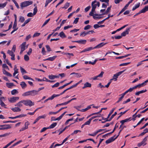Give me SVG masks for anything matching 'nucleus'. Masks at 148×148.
Instances as JSON below:
<instances>
[{
    "label": "nucleus",
    "instance_id": "f257e3e1",
    "mask_svg": "<svg viewBox=\"0 0 148 148\" xmlns=\"http://www.w3.org/2000/svg\"><path fill=\"white\" fill-rule=\"evenodd\" d=\"M33 2L31 1H27L23 2L21 3V9H23V8L29 5L32 4Z\"/></svg>",
    "mask_w": 148,
    "mask_h": 148
},
{
    "label": "nucleus",
    "instance_id": "f03ea898",
    "mask_svg": "<svg viewBox=\"0 0 148 148\" xmlns=\"http://www.w3.org/2000/svg\"><path fill=\"white\" fill-rule=\"evenodd\" d=\"M23 103L25 106H31L34 105V103L30 100H23Z\"/></svg>",
    "mask_w": 148,
    "mask_h": 148
},
{
    "label": "nucleus",
    "instance_id": "7ed1b4c3",
    "mask_svg": "<svg viewBox=\"0 0 148 148\" xmlns=\"http://www.w3.org/2000/svg\"><path fill=\"white\" fill-rule=\"evenodd\" d=\"M148 136H147L145 137L143 140L140 143H138L137 145L138 147H140L142 145H143V146L146 145L147 143H146V141L147 140V138Z\"/></svg>",
    "mask_w": 148,
    "mask_h": 148
},
{
    "label": "nucleus",
    "instance_id": "20e7f679",
    "mask_svg": "<svg viewBox=\"0 0 148 148\" xmlns=\"http://www.w3.org/2000/svg\"><path fill=\"white\" fill-rule=\"evenodd\" d=\"M125 70L126 69H125L123 71L119 72L118 73L114 74L112 77L114 78L115 79V81H116L118 77L122 73H123Z\"/></svg>",
    "mask_w": 148,
    "mask_h": 148
},
{
    "label": "nucleus",
    "instance_id": "39448f33",
    "mask_svg": "<svg viewBox=\"0 0 148 148\" xmlns=\"http://www.w3.org/2000/svg\"><path fill=\"white\" fill-rule=\"evenodd\" d=\"M2 127H0V130H7L11 128V126L9 124H5L2 125Z\"/></svg>",
    "mask_w": 148,
    "mask_h": 148
},
{
    "label": "nucleus",
    "instance_id": "423d86ee",
    "mask_svg": "<svg viewBox=\"0 0 148 148\" xmlns=\"http://www.w3.org/2000/svg\"><path fill=\"white\" fill-rule=\"evenodd\" d=\"M19 99L18 97H12L10 98V99H8L9 101L11 103H14L16 102V100H18Z\"/></svg>",
    "mask_w": 148,
    "mask_h": 148
},
{
    "label": "nucleus",
    "instance_id": "0eeeda50",
    "mask_svg": "<svg viewBox=\"0 0 148 148\" xmlns=\"http://www.w3.org/2000/svg\"><path fill=\"white\" fill-rule=\"evenodd\" d=\"M130 28H128L127 29H126V30L125 31H124V32H122L121 34V35L122 36H122H125L126 35V34H128L129 32L130 31Z\"/></svg>",
    "mask_w": 148,
    "mask_h": 148
},
{
    "label": "nucleus",
    "instance_id": "6e6552de",
    "mask_svg": "<svg viewBox=\"0 0 148 148\" xmlns=\"http://www.w3.org/2000/svg\"><path fill=\"white\" fill-rule=\"evenodd\" d=\"M117 136H116L114 138H113V137H111L108 139L106 141V144H109L115 140L117 138Z\"/></svg>",
    "mask_w": 148,
    "mask_h": 148
},
{
    "label": "nucleus",
    "instance_id": "1a4fd4ad",
    "mask_svg": "<svg viewBox=\"0 0 148 148\" xmlns=\"http://www.w3.org/2000/svg\"><path fill=\"white\" fill-rule=\"evenodd\" d=\"M73 42H77L79 44H84L86 42V40H80L77 41H72Z\"/></svg>",
    "mask_w": 148,
    "mask_h": 148
},
{
    "label": "nucleus",
    "instance_id": "9d476101",
    "mask_svg": "<svg viewBox=\"0 0 148 148\" xmlns=\"http://www.w3.org/2000/svg\"><path fill=\"white\" fill-rule=\"evenodd\" d=\"M107 43H104L103 42H101V43L99 44L98 45H97L95 47H94V48H95V49H96V48H100L102 47L104 45L107 44Z\"/></svg>",
    "mask_w": 148,
    "mask_h": 148
},
{
    "label": "nucleus",
    "instance_id": "9b49d317",
    "mask_svg": "<svg viewBox=\"0 0 148 148\" xmlns=\"http://www.w3.org/2000/svg\"><path fill=\"white\" fill-rule=\"evenodd\" d=\"M94 12L91 11L89 13V15L90 16H92L93 18L95 19H99L102 18V17H96L95 14L93 13Z\"/></svg>",
    "mask_w": 148,
    "mask_h": 148
},
{
    "label": "nucleus",
    "instance_id": "f8f14e48",
    "mask_svg": "<svg viewBox=\"0 0 148 148\" xmlns=\"http://www.w3.org/2000/svg\"><path fill=\"white\" fill-rule=\"evenodd\" d=\"M91 84L88 82H86L84 84V86L82 88L83 89H84L87 87L90 88L91 87Z\"/></svg>",
    "mask_w": 148,
    "mask_h": 148
},
{
    "label": "nucleus",
    "instance_id": "ddd939ff",
    "mask_svg": "<svg viewBox=\"0 0 148 148\" xmlns=\"http://www.w3.org/2000/svg\"><path fill=\"white\" fill-rule=\"evenodd\" d=\"M58 96V95H56V94H53L51 96L49 97L47 99L45 100L44 101V103H45L48 100H52L54 99V98L57 97V96Z\"/></svg>",
    "mask_w": 148,
    "mask_h": 148
},
{
    "label": "nucleus",
    "instance_id": "4468645a",
    "mask_svg": "<svg viewBox=\"0 0 148 148\" xmlns=\"http://www.w3.org/2000/svg\"><path fill=\"white\" fill-rule=\"evenodd\" d=\"M4 98L3 97H0V104L1 106L4 107L5 108H6V107H5L6 105L4 103L2 100V99H4Z\"/></svg>",
    "mask_w": 148,
    "mask_h": 148
},
{
    "label": "nucleus",
    "instance_id": "2eb2a0df",
    "mask_svg": "<svg viewBox=\"0 0 148 148\" xmlns=\"http://www.w3.org/2000/svg\"><path fill=\"white\" fill-rule=\"evenodd\" d=\"M104 73V72L101 71V73L99 74L98 75L92 79L93 80H95L97 79V78L98 77H103V75Z\"/></svg>",
    "mask_w": 148,
    "mask_h": 148
},
{
    "label": "nucleus",
    "instance_id": "dca6fc26",
    "mask_svg": "<svg viewBox=\"0 0 148 148\" xmlns=\"http://www.w3.org/2000/svg\"><path fill=\"white\" fill-rule=\"evenodd\" d=\"M57 57V56H54L52 57H51L49 58L46 59L44 60V61H46V60H50L51 61H53V60H54L55 59H56Z\"/></svg>",
    "mask_w": 148,
    "mask_h": 148
},
{
    "label": "nucleus",
    "instance_id": "f3484780",
    "mask_svg": "<svg viewBox=\"0 0 148 148\" xmlns=\"http://www.w3.org/2000/svg\"><path fill=\"white\" fill-rule=\"evenodd\" d=\"M31 95L34 96L38 94V91L35 90H33L30 91Z\"/></svg>",
    "mask_w": 148,
    "mask_h": 148
},
{
    "label": "nucleus",
    "instance_id": "a211bd4d",
    "mask_svg": "<svg viewBox=\"0 0 148 148\" xmlns=\"http://www.w3.org/2000/svg\"><path fill=\"white\" fill-rule=\"evenodd\" d=\"M11 110L14 112H18L21 111V109L18 107L12 108H11Z\"/></svg>",
    "mask_w": 148,
    "mask_h": 148
},
{
    "label": "nucleus",
    "instance_id": "6ab92c4d",
    "mask_svg": "<svg viewBox=\"0 0 148 148\" xmlns=\"http://www.w3.org/2000/svg\"><path fill=\"white\" fill-rule=\"evenodd\" d=\"M74 74L75 77L77 78H79L81 77L82 75L79 73H76L75 72H73L71 74V75Z\"/></svg>",
    "mask_w": 148,
    "mask_h": 148
},
{
    "label": "nucleus",
    "instance_id": "aec40b11",
    "mask_svg": "<svg viewBox=\"0 0 148 148\" xmlns=\"http://www.w3.org/2000/svg\"><path fill=\"white\" fill-rule=\"evenodd\" d=\"M148 11V5L145 6L144 8L140 10L142 13H144L146 11Z\"/></svg>",
    "mask_w": 148,
    "mask_h": 148
},
{
    "label": "nucleus",
    "instance_id": "412c9836",
    "mask_svg": "<svg viewBox=\"0 0 148 148\" xmlns=\"http://www.w3.org/2000/svg\"><path fill=\"white\" fill-rule=\"evenodd\" d=\"M132 120V118L131 117H130L129 118L126 119L124 120H121V121L124 124V123L130 121Z\"/></svg>",
    "mask_w": 148,
    "mask_h": 148
},
{
    "label": "nucleus",
    "instance_id": "4be33fe9",
    "mask_svg": "<svg viewBox=\"0 0 148 148\" xmlns=\"http://www.w3.org/2000/svg\"><path fill=\"white\" fill-rule=\"evenodd\" d=\"M23 103V100H22L20 101L19 102H18L17 104L15 105V106H18L19 107H21L22 106V103Z\"/></svg>",
    "mask_w": 148,
    "mask_h": 148
},
{
    "label": "nucleus",
    "instance_id": "5701e85b",
    "mask_svg": "<svg viewBox=\"0 0 148 148\" xmlns=\"http://www.w3.org/2000/svg\"><path fill=\"white\" fill-rule=\"evenodd\" d=\"M97 2V1L95 0L94 1H92L91 3L92 7L94 8H96L97 6V5L96 4H95Z\"/></svg>",
    "mask_w": 148,
    "mask_h": 148
},
{
    "label": "nucleus",
    "instance_id": "b1692460",
    "mask_svg": "<svg viewBox=\"0 0 148 148\" xmlns=\"http://www.w3.org/2000/svg\"><path fill=\"white\" fill-rule=\"evenodd\" d=\"M57 125V123H54L52 124L51 125H50L49 127H48V128L49 129H52L54 127Z\"/></svg>",
    "mask_w": 148,
    "mask_h": 148
},
{
    "label": "nucleus",
    "instance_id": "393cba45",
    "mask_svg": "<svg viewBox=\"0 0 148 148\" xmlns=\"http://www.w3.org/2000/svg\"><path fill=\"white\" fill-rule=\"evenodd\" d=\"M59 35L62 38H64L66 37V36L65 35L63 32H60Z\"/></svg>",
    "mask_w": 148,
    "mask_h": 148
},
{
    "label": "nucleus",
    "instance_id": "a878e982",
    "mask_svg": "<svg viewBox=\"0 0 148 148\" xmlns=\"http://www.w3.org/2000/svg\"><path fill=\"white\" fill-rule=\"evenodd\" d=\"M26 42H23L21 45V49L25 50V45H26Z\"/></svg>",
    "mask_w": 148,
    "mask_h": 148
},
{
    "label": "nucleus",
    "instance_id": "bb28decb",
    "mask_svg": "<svg viewBox=\"0 0 148 148\" xmlns=\"http://www.w3.org/2000/svg\"><path fill=\"white\" fill-rule=\"evenodd\" d=\"M20 85L23 89L26 87L27 86V84L25 83L24 82H21L20 84Z\"/></svg>",
    "mask_w": 148,
    "mask_h": 148
},
{
    "label": "nucleus",
    "instance_id": "cd10ccee",
    "mask_svg": "<svg viewBox=\"0 0 148 148\" xmlns=\"http://www.w3.org/2000/svg\"><path fill=\"white\" fill-rule=\"evenodd\" d=\"M31 95L30 91L27 92L23 93L22 95L23 96H26Z\"/></svg>",
    "mask_w": 148,
    "mask_h": 148
},
{
    "label": "nucleus",
    "instance_id": "c85d7f7f",
    "mask_svg": "<svg viewBox=\"0 0 148 148\" xmlns=\"http://www.w3.org/2000/svg\"><path fill=\"white\" fill-rule=\"evenodd\" d=\"M23 78L25 79H29L32 81H34V79L31 77L26 75H24L23 76Z\"/></svg>",
    "mask_w": 148,
    "mask_h": 148
},
{
    "label": "nucleus",
    "instance_id": "c756f323",
    "mask_svg": "<svg viewBox=\"0 0 148 148\" xmlns=\"http://www.w3.org/2000/svg\"><path fill=\"white\" fill-rule=\"evenodd\" d=\"M6 86L9 88H11V87L12 86H14V84L13 83H6Z\"/></svg>",
    "mask_w": 148,
    "mask_h": 148
},
{
    "label": "nucleus",
    "instance_id": "7c9ffc66",
    "mask_svg": "<svg viewBox=\"0 0 148 148\" xmlns=\"http://www.w3.org/2000/svg\"><path fill=\"white\" fill-rule=\"evenodd\" d=\"M8 3L7 2H6L4 3H1L0 4V8H4L6 5Z\"/></svg>",
    "mask_w": 148,
    "mask_h": 148
},
{
    "label": "nucleus",
    "instance_id": "2f4dec72",
    "mask_svg": "<svg viewBox=\"0 0 148 148\" xmlns=\"http://www.w3.org/2000/svg\"><path fill=\"white\" fill-rule=\"evenodd\" d=\"M140 6V3H139L138 4H136V5L134 7L132 8V10L134 11L137 8H139Z\"/></svg>",
    "mask_w": 148,
    "mask_h": 148
},
{
    "label": "nucleus",
    "instance_id": "473e14b6",
    "mask_svg": "<svg viewBox=\"0 0 148 148\" xmlns=\"http://www.w3.org/2000/svg\"><path fill=\"white\" fill-rule=\"evenodd\" d=\"M5 61L4 62H5L6 63L9 65L11 68H12V64L11 63H10L9 62L8 60V59H5Z\"/></svg>",
    "mask_w": 148,
    "mask_h": 148
},
{
    "label": "nucleus",
    "instance_id": "72a5a7b5",
    "mask_svg": "<svg viewBox=\"0 0 148 148\" xmlns=\"http://www.w3.org/2000/svg\"><path fill=\"white\" fill-rule=\"evenodd\" d=\"M127 110H126L124 112H121L119 113L120 115L118 117L117 119L118 120L119 119L123 114H125L127 111Z\"/></svg>",
    "mask_w": 148,
    "mask_h": 148
},
{
    "label": "nucleus",
    "instance_id": "f704fd0d",
    "mask_svg": "<svg viewBox=\"0 0 148 148\" xmlns=\"http://www.w3.org/2000/svg\"><path fill=\"white\" fill-rule=\"evenodd\" d=\"M17 27V22H14V23L13 24V28L14 29H16V31L18 29V28L16 27Z\"/></svg>",
    "mask_w": 148,
    "mask_h": 148
},
{
    "label": "nucleus",
    "instance_id": "c9c22d12",
    "mask_svg": "<svg viewBox=\"0 0 148 148\" xmlns=\"http://www.w3.org/2000/svg\"><path fill=\"white\" fill-rule=\"evenodd\" d=\"M20 70L23 75L24 74V73H26V71L21 66L20 67Z\"/></svg>",
    "mask_w": 148,
    "mask_h": 148
},
{
    "label": "nucleus",
    "instance_id": "e433bc0d",
    "mask_svg": "<svg viewBox=\"0 0 148 148\" xmlns=\"http://www.w3.org/2000/svg\"><path fill=\"white\" fill-rule=\"evenodd\" d=\"M11 93L12 95H14L16 93H18V91L16 89H14L11 91Z\"/></svg>",
    "mask_w": 148,
    "mask_h": 148
},
{
    "label": "nucleus",
    "instance_id": "4c0bfd02",
    "mask_svg": "<svg viewBox=\"0 0 148 148\" xmlns=\"http://www.w3.org/2000/svg\"><path fill=\"white\" fill-rule=\"evenodd\" d=\"M116 108H114L112 109L110 111V112L108 115V118H109L110 116L112 114V113L113 112L114 110Z\"/></svg>",
    "mask_w": 148,
    "mask_h": 148
},
{
    "label": "nucleus",
    "instance_id": "58836bf2",
    "mask_svg": "<svg viewBox=\"0 0 148 148\" xmlns=\"http://www.w3.org/2000/svg\"><path fill=\"white\" fill-rule=\"evenodd\" d=\"M17 121L16 120L15 121H3V123H15L17 122Z\"/></svg>",
    "mask_w": 148,
    "mask_h": 148
},
{
    "label": "nucleus",
    "instance_id": "ea45409f",
    "mask_svg": "<svg viewBox=\"0 0 148 148\" xmlns=\"http://www.w3.org/2000/svg\"><path fill=\"white\" fill-rule=\"evenodd\" d=\"M69 3L67 2L66 3L65 5L62 8H65V9H66L69 6Z\"/></svg>",
    "mask_w": 148,
    "mask_h": 148
},
{
    "label": "nucleus",
    "instance_id": "a19ab883",
    "mask_svg": "<svg viewBox=\"0 0 148 148\" xmlns=\"http://www.w3.org/2000/svg\"><path fill=\"white\" fill-rule=\"evenodd\" d=\"M60 84V83H59V82H57L56 84H54V85H53L52 86V88H54V87H57L59 86Z\"/></svg>",
    "mask_w": 148,
    "mask_h": 148
},
{
    "label": "nucleus",
    "instance_id": "79ce46f5",
    "mask_svg": "<svg viewBox=\"0 0 148 148\" xmlns=\"http://www.w3.org/2000/svg\"><path fill=\"white\" fill-rule=\"evenodd\" d=\"M108 13V11H106L105 12L101 14H95V16H100L101 15H105V14H107Z\"/></svg>",
    "mask_w": 148,
    "mask_h": 148
},
{
    "label": "nucleus",
    "instance_id": "37998d69",
    "mask_svg": "<svg viewBox=\"0 0 148 148\" xmlns=\"http://www.w3.org/2000/svg\"><path fill=\"white\" fill-rule=\"evenodd\" d=\"M29 125V123L28 121H27L25 123V128L26 129L28 128V126Z\"/></svg>",
    "mask_w": 148,
    "mask_h": 148
},
{
    "label": "nucleus",
    "instance_id": "c03bdc74",
    "mask_svg": "<svg viewBox=\"0 0 148 148\" xmlns=\"http://www.w3.org/2000/svg\"><path fill=\"white\" fill-rule=\"evenodd\" d=\"M78 132H81L80 130H76L74 131V132L71 134V135H73L75 134H77Z\"/></svg>",
    "mask_w": 148,
    "mask_h": 148
},
{
    "label": "nucleus",
    "instance_id": "a18cd8bd",
    "mask_svg": "<svg viewBox=\"0 0 148 148\" xmlns=\"http://www.w3.org/2000/svg\"><path fill=\"white\" fill-rule=\"evenodd\" d=\"M24 59L25 61H27L29 60V57L27 55H25L24 56Z\"/></svg>",
    "mask_w": 148,
    "mask_h": 148
},
{
    "label": "nucleus",
    "instance_id": "49530a36",
    "mask_svg": "<svg viewBox=\"0 0 148 148\" xmlns=\"http://www.w3.org/2000/svg\"><path fill=\"white\" fill-rule=\"evenodd\" d=\"M88 33H87L86 32H82L80 34V36H85L87 35V34H88Z\"/></svg>",
    "mask_w": 148,
    "mask_h": 148
},
{
    "label": "nucleus",
    "instance_id": "de8ad7c7",
    "mask_svg": "<svg viewBox=\"0 0 148 148\" xmlns=\"http://www.w3.org/2000/svg\"><path fill=\"white\" fill-rule=\"evenodd\" d=\"M2 67L3 68H5L7 69H8V70H9V69L8 68V66L7 65V64H3L2 65Z\"/></svg>",
    "mask_w": 148,
    "mask_h": 148
},
{
    "label": "nucleus",
    "instance_id": "09e8293b",
    "mask_svg": "<svg viewBox=\"0 0 148 148\" xmlns=\"http://www.w3.org/2000/svg\"><path fill=\"white\" fill-rule=\"evenodd\" d=\"M25 21V18H24L22 16H21L19 21H20L21 23H23Z\"/></svg>",
    "mask_w": 148,
    "mask_h": 148
},
{
    "label": "nucleus",
    "instance_id": "8fccbe9b",
    "mask_svg": "<svg viewBox=\"0 0 148 148\" xmlns=\"http://www.w3.org/2000/svg\"><path fill=\"white\" fill-rule=\"evenodd\" d=\"M114 53V54H116V55H120V54L118 53H116L114 51H112V52H110V51H109L108 52H107L106 54L105 55V56H106L108 54H109V53Z\"/></svg>",
    "mask_w": 148,
    "mask_h": 148
},
{
    "label": "nucleus",
    "instance_id": "3c124183",
    "mask_svg": "<svg viewBox=\"0 0 148 148\" xmlns=\"http://www.w3.org/2000/svg\"><path fill=\"white\" fill-rule=\"evenodd\" d=\"M7 53L10 56H11L14 54L12 51L10 50H9L8 51Z\"/></svg>",
    "mask_w": 148,
    "mask_h": 148
},
{
    "label": "nucleus",
    "instance_id": "603ef678",
    "mask_svg": "<svg viewBox=\"0 0 148 148\" xmlns=\"http://www.w3.org/2000/svg\"><path fill=\"white\" fill-rule=\"evenodd\" d=\"M91 27V26L90 25H87L84 28L85 30H86L90 29Z\"/></svg>",
    "mask_w": 148,
    "mask_h": 148
},
{
    "label": "nucleus",
    "instance_id": "864d4df0",
    "mask_svg": "<svg viewBox=\"0 0 148 148\" xmlns=\"http://www.w3.org/2000/svg\"><path fill=\"white\" fill-rule=\"evenodd\" d=\"M26 116V114H21L19 115L16 116V119L18 118H21Z\"/></svg>",
    "mask_w": 148,
    "mask_h": 148
},
{
    "label": "nucleus",
    "instance_id": "5fc2aeb1",
    "mask_svg": "<svg viewBox=\"0 0 148 148\" xmlns=\"http://www.w3.org/2000/svg\"><path fill=\"white\" fill-rule=\"evenodd\" d=\"M50 18H49L47 20L45 21L44 22V24L42 26V27L44 26L45 25H46L47 23L49 22V21H50Z\"/></svg>",
    "mask_w": 148,
    "mask_h": 148
},
{
    "label": "nucleus",
    "instance_id": "6e6d98bb",
    "mask_svg": "<svg viewBox=\"0 0 148 148\" xmlns=\"http://www.w3.org/2000/svg\"><path fill=\"white\" fill-rule=\"evenodd\" d=\"M126 127L125 125L123 126V127L121 128V129L119 131L118 135L117 136V137H118V136H119L120 133L123 130V128H126Z\"/></svg>",
    "mask_w": 148,
    "mask_h": 148
},
{
    "label": "nucleus",
    "instance_id": "4d7b16f0",
    "mask_svg": "<svg viewBox=\"0 0 148 148\" xmlns=\"http://www.w3.org/2000/svg\"><path fill=\"white\" fill-rule=\"evenodd\" d=\"M142 86L141 84H139L138 85H137L134 86V89H136V88H140Z\"/></svg>",
    "mask_w": 148,
    "mask_h": 148
},
{
    "label": "nucleus",
    "instance_id": "13d9d810",
    "mask_svg": "<svg viewBox=\"0 0 148 148\" xmlns=\"http://www.w3.org/2000/svg\"><path fill=\"white\" fill-rule=\"evenodd\" d=\"M40 34V33H35L33 36V37L34 38L36 37L39 36Z\"/></svg>",
    "mask_w": 148,
    "mask_h": 148
},
{
    "label": "nucleus",
    "instance_id": "bf43d9fd",
    "mask_svg": "<svg viewBox=\"0 0 148 148\" xmlns=\"http://www.w3.org/2000/svg\"><path fill=\"white\" fill-rule=\"evenodd\" d=\"M37 9L36 7H35L34 9L33 14L34 15H35L37 12Z\"/></svg>",
    "mask_w": 148,
    "mask_h": 148
},
{
    "label": "nucleus",
    "instance_id": "052dcab7",
    "mask_svg": "<svg viewBox=\"0 0 148 148\" xmlns=\"http://www.w3.org/2000/svg\"><path fill=\"white\" fill-rule=\"evenodd\" d=\"M102 110L101 109V110L99 111V112H96V113H92V114H91L90 116H92V115H94L95 114H99V113H100L101 112H102Z\"/></svg>",
    "mask_w": 148,
    "mask_h": 148
},
{
    "label": "nucleus",
    "instance_id": "680f3d73",
    "mask_svg": "<svg viewBox=\"0 0 148 148\" xmlns=\"http://www.w3.org/2000/svg\"><path fill=\"white\" fill-rule=\"evenodd\" d=\"M49 78L50 79H54V75H51L48 76Z\"/></svg>",
    "mask_w": 148,
    "mask_h": 148
},
{
    "label": "nucleus",
    "instance_id": "e2e57ef3",
    "mask_svg": "<svg viewBox=\"0 0 148 148\" xmlns=\"http://www.w3.org/2000/svg\"><path fill=\"white\" fill-rule=\"evenodd\" d=\"M46 47L47 49V51L48 52H49L51 51V48H50L49 46L48 45H46Z\"/></svg>",
    "mask_w": 148,
    "mask_h": 148
},
{
    "label": "nucleus",
    "instance_id": "0e129e2a",
    "mask_svg": "<svg viewBox=\"0 0 148 148\" xmlns=\"http://www.w3.org/2000/svg\"><path fill=\"white\" fill-rule=\"evenodd\" d=\"M97 59H95V60H94V62H92L91 61H89V64H92V65H94L95 64L96 62L97 61Z\"/></svg>",
    "mask_w": 148,
    "mask_h": 148
},
{
    "label": "nucleus",
    "instance_id": "69168bd1",
    "mask_svg": "<svg viewBox=\"0 0 148 148\" xmlns=\"http://www.w3.org/2000/svg\"><path fill=\"white\" fill-rule=\"evenodd\" d=\"M10 134V133H6L5 134H2L1 135H0V137H5L9 135Z\"/></svg>",
    "mask_w": 148,
    "mask_h": 148
},
{
    "label": "nucleus",
    "instance_id": "338daca9",
    "mask_svg": "<svg viewBox=\"0 0 148 148\" xmlns=\"http://www.w3.org/2000/svg\"><path fill=\"white\" fill-rule=\"evenodd\" d=\"M34 15L33 13H32L31 12H30L27 14V16L28 17H32Z\"/></svg>",
    "mask_w": 148,
    "mask_h": 148
},
{
    "label": "nucleus",
    "instance_id": "774afa93",
    "mask_svg": "<svg viewBox=\"0 0 148 148\" xmlns=\"http://www.w3.org/2000/svg\"><path fill=\"white\" fill-rule=\"evenodd\" d=\"M148 125V122L146 123L142 127L140 128V130H142L145 128Z\"/></svg>",
    "mask_w": 148,
    "mask_h": 148
}]
</instances>
